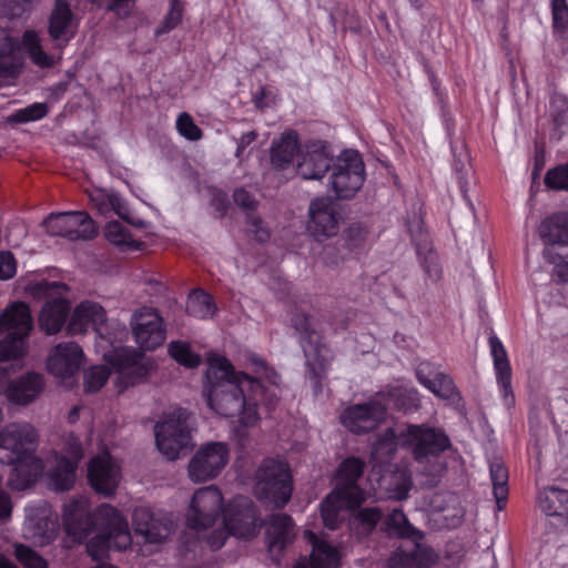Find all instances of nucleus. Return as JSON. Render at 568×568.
Returning <instances> with one entry per match:
<instances>
[{
    "mask_svg": "<svg viewBox=\"0 0 568 568\" xmlns=\"http://www.w3.org/2000/svg\"><path fill=\"white\" fill-rule=\"evenodd\" d=\"M207 365L203 397L214 413L226 418L239 417L240 424L250 427L260 420V406L272 408L273 397L262 382L236 372L227 357L212 353Z\"/></svg>",
    "mask_w": 568,
    "mask_h": 568,
    "instance_id": "nucleus-1",
    "label": "nucleus"
},
{
    "mask_svg": "<svg viewBox=\"0 0 568 568\" xmlns=\"http://www.w3.org/2000/svg\"><path fill=\"white\" fill-rule=\"evenodd\" d=\"M63 523L67 535L75 542L97 531L87 545L88 554L97 561L105 559L110 549L121 551L132 545L126 519L109 504H102L91 514L87 499H73L64 506Z\"/></svg>",
    "mask_w": 568,
    "mask_h": 568,
    "instance_id": "nucleus-2",
    "label": "nucleus"
},
{
    "mask_svg": "<svg viewBox=\"0 0 568 568\" xmlns=\"http://www.w3.org/2000/svg\"><path fill=\"white\" fill-rule=\"evenodd\" d=\"M144 294L150 296V304L144 305V352L155 351L164 345L168 337V324L160 307L171 308L176 303L161 275L144 271Z\"/></svg>",
    "mask_w": 568,
    "mask_h": 568,
    "instance_id": "nucleus-3",
    "label": "nucleus"
},
{
    "mask_svg": "<svg viewBox=\"0 0 568 568\" xmlns=\"http://www.w3.org/2000/svg\"><path fill=\"white\" fill-rule=\"evenodd\" d=\"M191 414L186 408H175L155 425V445L169 459L175 460L194 447Z\"/></svg>",
    "mask_w": 568,
    "mask_h": 568,
    "instance_id": "nucleus-4",
    "label": "nucleus"
},
{
    "mask_svg": "<svg viewBox=\"0 0 568 568\" xmlns=\"http://www.w3.org/2000/svg\"><path fill=\"white\" fill-rule=\"evenodd\" d=\"M291 321L293 327L300 333L308 378L313 383L314 394L316 395L322 390V378L329 365V351L323 343L321 334L312 327L308 314L297 311L293 314Z\"/></svg>",
    "mask_w": 568,
    "mask_h": 568,
    "instance_id": "nucleus-5",
    "label": "nucleus"
},
{
    "mask_svg": "<svg viewBox=\"0 0 568 568\" xmlns=\"http://www.w3.org/2000/svg\"><path fill=\"white\" fill-rule=\"evenodd\" d=\"M31 329L32 317L26 303H14L0 315V363L23 355L24 338Z\"/></svg>",
    "mask_w": 568,
    "mask_h": 568,
    "instance_id": "nucleus-6",
    "label": "nucleus"
},
{
    "mask_svg": "<svg viewBox=\"0 0 568 568\" xmlns=\"http://www.w3.org/2000/svg\"><path fill=\"white\" fill-rule=\"evenodd\" d=\"M256 490L261 500L282 509L291 500L293 477L286 462L265 458L256 470Z\"/></svg>",
    "mask_w": 568,
    "mask_h": 568,
    "instance_id": "nucleus-7",
    "label": "nucleus"
},
{
    "mask_svg": "<svg viewBox=\"0 0 568 568\" xmlns=\"http://www.w3.org/2000/svg\"><path fill=\"white\" fill-rule=\"evenodd\" d=\"M38 433L28 423H14L6 426L0 433V448L10 452L9 465H14L12 473H20L24 466L42 468L41 460L34 456Z\"/></svg>",
    "mask_w": 568,
    "mask_h": 568,
    "instance_id": "nucleus-8",
    "label": "nucleus"
},
{
    "mask_svg": "<svg viewBox=\"0 0 568 568\" xmlns=\"http://www.w3.org/2000/svg\"><path fill=\"white\" fill-rule=\"evenodd\" d=\"M329 185L338 199L348 200L362 189L366 172L362 154L354 149L342 151L331 168Z\"/></svg>",
    "mask_w": 568,
    "mask_h": 568,
    "instance_id": "nucleus-9",
    "label": "nucleus"
},
{
    "mask_svg": "<svg viewBox=\"0 0 568 568\" xmlns=\"http://www.w3.org/2000/svg\"><path fill=\"white\" fill-rule=\"evenodd\" d=\"M402 447L412 452L417 463L437 458L452 448V440L440 427L428 424H408L402 430Z\"/></svg>",
    "mask_w": 568,
    "mask_h": 568,
    "instance_id": "nucleus-10",
    "label": "nucleus"
},
{
    "mask_svg": "<svg viewBox=\"0 0 568 568\" xmlns=\"http://www.w3.org/2000/svg\"><path fill=\"white\" fill-rule=\"evenodd\" d=\"M67 290L64 283L48 281H41L30 287L33 297L49 298L39 315L40 327L49 335L62 328L70 313V303L62 296Z\"/></svg>",
    "mask_w": 568,
    "mask_h": 568,
    "instance_id": "nucleus-11",
    "label": "nucleus"
},
{
    "mask_svg": "<svg viewBox=\"0 0 568 568\" xmlns=\"http://www.w3.org/2000/svg\"><path fill=\"white\" fill-rule=\"evenodd\" d=\"M222 520L233 537L243 540L255 538L264 524L256 504L241 495L224 506Z\"/></svg>",
    "mask_w": 568,
    "mask_h": 568,
    "instance_id": "nucleus-12",
    "label": "nucleus"
},
{
    "mask_svg": "<svg viewBox=\"0 0 568 568\" xmlns=\"http://www.w3.org/2000/svg\"><path fill=\"white\" fill-rule=\"evenodd\" d=\"M388 406L382 393L364 403L352 404L339 415L341 424L352 434L365 435L374 432L387 418Z\"/></svg>",
    "mask_w": 568,
    "mask_h": 568,
    "instance_id": "nucleus-13",
    "label": "nucleus"
},
{
    "mask_svg": "<svg viewBox=\"0 0 568 568\" xmlns=\"http://www.w3.org/2000/svg\"><path fill=\"white\" fill-rule=\"evenodd\" d=\"M223 508V495L216 486L199 488L192 496L186 525L192 530H206L222 516Z\"/></svg>",
    "mask_w": 568,
    "mask_h": 568,
    "instance_id": "nucleus-14",
    "label": "nucleus"
},
{
    "mask_svg": "<svg viewBox=\"0 0 568 568\" xmlns=\"http://www.w3.org/2000/svg\"><path fill=\"white\" fill-rule=\"evenodd\" d=\"M365 467V460L355 456L344 458L338 465L333 495L346 508H357L365 501V491L358 486V480L362 478Z\"/></svg>",
    "mask_w": 568,
    "mask_h": 568,
    "instance_id": "nucleus-15",
    "label": "nucleus"
},
{
    "mask_svg": "<svg viewBox=\"0 0 568 568\" xmlns=\"http://www.w3.org/2000/svg\"><path fill=\"white\" fill-rule=\"evenodd\" d=\"M42 225L48 234L70 241H88L98 234L94 221L84 211L51 213Z\"/></svg>",
    "mask_w": 568,
    "mask_h": 568,
    "instance_id": "nucleus-16",
    "label": "nucleus"
},
{
    "mask_svg": "<svg viewBox=\"0 0 568 568\" xmlns=\"http://www.w3.org/2000/svg\"><path fill=\"white\" fill-rule=\"evenodd\" d=\"M229 462V448L225 443L212 442L202 446L189 464V477L195 483L215 478Z\"/></svg>",
    "mask_w": 568,
    "mask_h": 568,
    "instance_id": "nucleus-17",
    "label": "nucleus"
},
{
    "mask_svg": "<svg viewBox=\"0 0 568 568\" xmlns=\"http://www.w3.org/2000/svg\"><path fill=\"white\" fill-rule=\"evenodd\" d=\"M334 160L327 141H307L301 150L297 173L303 180H322L331 170Z\"/></svg>",
    "mask_w": 568,
    "mask_h": 568,
    "instance_id": "nucleus-18",
    "label": "nucleus"
},
{
    "mask_svg": "<svg viewBox=\"0 0 568 568\" xmlns=\"http://www.w3.org/2000/svg\"><path fill=\"white\" fill-rule=\"evenodd\" d=\"M106 362L118 374V384L129 387L142 377V345L138 348L121 346L104 355Z\"/></svg>",
    "mask_w": 568,
    "mask_h": 568,
    "instance_id": "nucleus-19",
    "label": "nucleus"
},
{
    "mask_svg": "<svg viewBox=\"0 0 568 568\" xmlns=\"http://www.w3.org/2000/svg\"><path fill=\"white\" fill-rule=\"evenodd\" d=\"M83 359L81 347L74 342L60 343L48 357L49 372L64 383L78 373Z\"/></svg>",
    "mask_w": 568,
    "mask_h": 568,
    "instance_id": "nucleus-20",
    "label": "nucleus"
},
{
    "mask_svg": "<svg viewBox=\"0 0 568 568\" xmlns=\"http://www.w3.org/2000/svg\"><path fill=\"white\" fill-rule=\"evenodd\" d=\"M88 478L95 491L110 497L120 483V467L110 454L98 455L89 463Z\"/></svg>",
    "mask_w": 568,
    "mask_h": 568,
    "instance_id": "nucleus-21",
    "label": "nucleus"
},
{
    "mask_svg": "<svg viewBox=\"0 0 568 568\" xmlns=\"http://www.w3.org/2000/svg\"><path fill=\"white\" fill-rule=\"evenodd\" d=\"M409 548L397 547L387 559V568H433L438 556L433 547L423 540H412Z\"/></svg>",
    "mask_w": 568,
    "mask_h": 568,
    "instance_id": "nucleus-22",
    "label": "nucleus"
},
{
    "mask_svg": "<svg viewBox=\"0 0 568 568\" xmlns=\"http://www.w3.org/2000/svg\"><path fill=\"white\" fill-rule=\"evenodd\" d=\"M489 346L499 392L504 398L505 405L511 407L515 404V395L511 385L513 371L506 348L496 335L489 337Z\"/></svg>",
    "mask_w": 568,
    "mask_h": 568,
    "instance_id": "nucleus-23",
    "label": "nucleus"
},
{
    "mask_svg": "<svg viewBox=\"0 0 568 568\" xmlns=\"http://www.w3.org/2000/svg\"><path fill=\"white\" fill-rule=\"evenodd\" d=\"M105 323V310L95 302L83 301L74 308L68 331L71 334H82L92 327L99 335H103Z\"/></svg>",
    "mask_w": 568,
    "mask_h": 568,
    "instance_id": "nucleus-24",
    "label": "nucleus"
},
{
    "mask_svg": "<svg viewBox=\"0 0 568 568\" xmlns=\"http://www.w3.org/2000/svg\"><path fill=\"white\" fill-rule=\"evenodd\" d=\"M308 230L315 236H332L338 230L335 205L329 197L314 199L310 204Z\"/></svg>",
    "mask_w": 568,
    "mask_h": 568,
    "instance_id": "nucleus-25",
    "label": "nucleus"
},
{
    "mask_svg": "<svg viewBox=\"0 0 568 568\" xmlns=\"http://www.w3.org/2000/svg\"><path fill=\"white\" fill-rule=\"evenodd\" d=\"M49 36L59 49H62L74 37L77 23L70 4L65 0H57L49 17Z\"/></svg>",
    "mask_w": 568,
    "mask_h": 568,
    "instance_id": "nucleus-26",
    "label": "nucleus"
},
{
    "mask_svg": "<svg viewBox=\"0 0 568 568\" xmlns=\"http://www.w3.org/2000/svg\"><path fill=\"white\" fill-rule=\"evenodd\" d=\"M294 538L295 524L290 515L278 513L270 516L266 528V539L271 554L281 556Z\"/></svg>",
    "mask_w": 568,
    "mask_h": 568,
    "instance_id": "nucleus-27",
    "label": "nucleus"
},
{
    "mask_svg": "<svg viewBox=\"0 0 568 568\" xmlns=\"http://www.w3.org/2000/svg\"><path fill=\"white\" fill-rule=\"evenodd\" d=\"M43 389V375L29 372L12 379L6 389V395L10 402L26 406L34 402L41 395Z\"/></svg>",
    "mask_w": 568,
    "mask_h": 568,
    "instance_id": "nucleus-28",
    "label": "nucleus"
},
{
    "mask_svg": "<svg viewBox=\"0 0 568 568\" xmlns=\"http://www.w3.org/2000/svg\"><path fill=\"white\" fill-rule=\"evenodd\" d=\"M90 201L92 206L101 215L108 216L113 212L129 224L142 226V221L140 219H133L126 203L115 192L102 189L94 190L90 193Z\"/></svg>",
    "mask_w": 568,
    "mask_h": 568,
    "instance_id": "nucleus-29",
    "label": "nucleus"
},
{
    "mask_svg": "<svg viewBox=\"0 0 568 568\" xmlns=\"http://www.w3.org/2000/svg\"><path fill=\"white\" fill-rule=\"evenodd\" d=\"M24 65V54L18 40L4 37L0 41V79L17 78Z\"/></svg>",
    "mask_w": 568,
    "mask_h": 568,
    "instance_id": "nucleus-30",
    "label": "nucleus"
},
{
    "mask_svg": "<svg viewBox=\"0 0 568 568\" xmlns=\"http://www.w3.org/2000/svg\"><path fill=\"white\" fill-rule=\"evenodd\" d=\"M304 536L312 546L310 565L313 568H338L339 552L334 546L312 530H306Z\"/></svg>",
    "mask_w": 568,
    "mask_h": 568,
    "instance_id": "nucleus-31",
    "label": "nucleus"
},
{
    "mask_svg": "<svg viewBox=\"0 0 568 568\" xmlns=\"http://www.w3.org/2000/svg\"><path fill=\"white\" fill-rule=\"evenodd\" d=\"M302 148L296 132L283 133L280 140L273 142L271 146L272 166L278 170L287 169L296 154L301 153Z\"/></svg>",
    "mask_w": 568,
    "mask_h": 568,
    "instance_id": "nucleus-32",
    "label": "nucleus"
},
{
    "mask_svg": "<svg viewBox=\"0 0 568 568\" xmlns=\"http://www.w3.org/2000/svg\"><path fill=\"white\" fill-rule=\"evenodd\" d=\"M538 503L541 511L549 517H557L568 524V490L548 487L539 493Z\"/></svg>",
    "mask_w": 568,
    "mask_h": 568,
    "instance_id": "nucleus-33",
    "label": "nucleus"
},
{
    "mask_svg": "<svg viewBox=\"0 0 568 568\" xmlns=\"http://www.w3.org/2000/svg\"><path fill=\"white\" fill-rule=\"evenodd\" d=\"M383 529L390 536L399 539L424 540V532L410 524L408 517L400 508L393 509L383 521Z\"/></svg>",
    "mask_w": 568,
    "mask_h": 568,
    "instance_id": "nucleus-34",
    "label": "nucleus"
},
{
    "mask_svg": "<svg viewBox=\"0 0 568 568\" xmlns=\"http://www.w3.org/2000/svg\"><path fill=\"white\" fill-rule=\"evenodd\" d=\"M545 243L568 245V213L558 212L547 216L540 225Z\"/></svg>",
    "mask_w": 568,
    "mask_h": 568,
    "instance_id": "nucleus-35",
    "label": "nucleus"
},
{
    "mask_svg": "<svg viewBox=\"0 0 568 568\" xmlns=\"http://www.w3.org/2000/svg\"><path fill=\"white\" fill-rule=\"evenodd\" d=\"M174 521L168 516L155 517L150 507L144 506V544H160L174 531Z\"/></svg>",
    "mask_w": 568,
    "mask_h": 568,
    "instance_id": "nucleus-36",
    "label": "nucleus"
},
{
    "mask_svg": "<svg viewBox=\"0 0 568 568\" xmlns=\"http://www.w3.org/2000/svg\"><path fill=\"white\" fill-rule=\"evenodd\" d=\"M185 311L192 317L206 320L212 318L216 314L217 306L210 293L202 288H196L189 294Z\"/></svg>",
    "mask_w": 568,
    "mask_h": 568,
    "instance_id": "nucleus-37",
    "label": "nucleus"
},
{
    "mask_svg": "<svg viewBox=\"0 0 568 568\" xmlns=\"http://www.w3.org/2000/svg\"><path fill=\"white\" fill-rule=\"evenodd\" d=\"M402 447V432L397 435L393 427H387L377 435L372 446V457L379 460H390Z\"/></svg>",
    "mask_w": 568,
    "mask_h": 568,
    "instance_id": "nucleus-38",
    "label": "nucleus"
},
{
    "mask_svg": "<svg viewBox=\"0 0 568 568\" xmlns=\"http://www.w3.org/2000/svg\"><path fill=\"white\" fill-rule=\"evenodd\" d=\"M490 479L493 484V495L496 499L497 510H503L506 507L508 499V469L500 463L495 462L489 467Z\"/></svg>",
    "mask_w": 568,
    "mask_h": 568,
    "instance_id": "nucleus-39",
    "label": "nucleus"
},
{
    "mask_svg": "<svg viewBox=\"0 0 568 568\" xmlns=\"http://www.w3.org/2000/svg\"><path fill=\"white\" fill-rule=\"evenodd\" d=\"M75 469L77 466L69 463L68 458H59L49 473L50 486L57 491L71 489L75 480Z\"/></svg>",
    "mask_w": 568,
    "mask_h": 568,
    "instance_id": "nucleus-40",
    "label": "nucleus"
},
{
    "mask_svg": "<svg viewBox=\"0 0 568 568\" xmlns=\"http://www.w3.org/2000/svg\"><path fill=\"white\" fill-rule=\"evenodd\" d=\"M550 118L554 124L551 138L560 140L562 138V128L568 124V97L562 93H555L549 101Z\"/></svg>",
    "mask_w": 568,
    "mask_h": 568,
    "instance_id": "nucleus-41",
    "label": "nucleus"
},
{
    "mask_svg": "<svg viewBox=\"0 0 568 568\" xmlns=\"http://www.w3.org/2000/svg\"><path fill=\"white\" fill-rule=\"evenodd\" d=\"M427 389L450 405L458 406L463 402V396L453 377L446 373L436 375L434 386L430 385Z\"/></svg>",
    "mask_w": 568,
    "mask_h": 568,
    "instance_id": "nucleus-42",
    "label": "nucleus"
},
{
    "mask_svg": "<svg viewBox=\"0 0 568 568\" xmlns=\"http://www.w3.org/2000/svg\"><path fill=\"white\" fill-rule=\"evenodd\" d=\"M168 354L179 365L189 369L196 368L201 364V356L192 351L191 344L186 341H171L168 344Z\"/></svg>",
    "mask_w": 568,
    "mask_h": 568,
    "instance_id": "nucleus-43",
    "label": "nucleus"
},
{
    "mask_svg": "<svg viewBox=\"0 0 568 568\" xmlns=\"http://www.w3.org/2000/svg\"><path fill=\"white\" fill-rule=\"evenodd\" d=\"M329 20L334 28V31L339 28L341 32H352L359 34L362 32V24L356 11L349 10L347 7L338 8L335 12L329 13Z\"/></svg>",
    "mask_w": 568,
    "mask_h": 568,
    "instance_id": "nucleus-44",
    "label": "nucleus"
},
{
    "mask_svg": "<svg viewBox=\"0 0 568 568\" xmlns=\"http://www.w3.org/2000/svg\"><path fill=\"white\" fill-rule=\"evenodd\" d=\"M23 44L27 48L31 61L40 68H50L54 63V58L43 51L37 32L28 30L23 33Z\"/></svg>",
    "mask_w": 568,
    "mask_h": 568,
    "instance_id": "nucleus-45",
    "label": "nucleus"
},
{
    "mask_svg": "<svg viewBox=\"0 0 568 568\" xmlns=\"http://www.w3.org/2000/svg\"><path fill=\"white\" fill-rule=\"evenodd\" d=\"M395 399V405L404 413L417 410L420 407V396L416 388L397 387L388 393Z\"/></svg>",
    "mask_w": 568,
    "mask_h": 568,
    "instance_id": "nucleus-46",
    "label": "nucleus"
},
{
    "mask_svg": "<svg viewBox=\"0 0 568 568\" xmlns=\"http://www.w3.org/2000/svg\"><path fill=\"white\" fill-rule=\"evenodd\" d=\"M184 12L183 0H170V7L163 20L155 30L156 36H162L174 30L182 21Z\"/></svg>",
    "mask_w": 568,
    "mask_h": 568,
    "instance_id": "nucleus-47",
    "label": "nucleus"
},
{
    "mask_svg": "<svg viewBox=\"0 0 568 568\" xmlns=\"http://www.w3.org/2000/svg\"><path fill=\"white\" fill-rule=\"evenodd\" d=\"M551 11V27L555 34H568V1L549 0Z\"/></svg>",
    "mask_w": 568,
    "mask_h": 568,
    "instance_id": "nucleus-48",
    "label": "nucleus"
},
{
    "mask_svg": "<svg viewBox=\"0 0 568 568\" xmlns=\"http://www.w3.org/2000/svg\"><path fill=\"white\" fill-rule=\"evenodd\" d=\"M105 237L113 244L128 245L138 248L140 243L134 241L128 230L118 221H110L105 225Z\"/></svg>",
    "mask_w": 568,
    "mask_h": 568,
    "instance_id": "nucleus-49",
    "label": "nucleus"
},
{
    "mask_svg": "<svg viewBox=\"0 0 568 568\" xmlns=\"http://www.w3.org/2000/svg\"><path fill=\"white\" fill-rule=\"evenodd\" d=\"M110 376V369L104 365L92 366L84 372V389L87 393L100 390Z\"/></svg>",
    "mask_w": 568,
    "mask_h": 568,
    "instance_id": "nucleus-50",
    "label": "nucleus"
},
{
    "mask_svg": "<svg viewBox=\"0 0 568 568\" xmlns=\"http://www.w3.org/2000/svg\"><path fill=\"white\" fill-rule=\"evenodd\" d=\"M48 113V105L45 103H33L24 109L18 110L8 119V123H27L37 121L45 116Z\"/></svg>",
    "mask_w": 568,
    "mask_h": 568,
    "instance_id": "nucleus-51",
    "label": "nucleus"
},
{
    "mask_svg": "<svg viewBox=\"0 0 568 568\" xmlns=\"http://www.w3.org/2000/svg\"><path fill=\"white\" fill-rule=\"evenodd\" d=\"M333 499H335L341 506H345L333 495V491L322 503L321 516L324 526L329 530H335L339 526L338 506L333 503Z\"/></svg>",
    "mask_w": 568,
    "mask_h": 568,
    "instance_id": "nucleus-52",
    "label": "nucleus"
},
{
    "mask_svg": "<svg viewBox=\"0 0 568 568\" xmlns=\"http://www.w3.org/2000/svg\"><path fill=\"white\" fill-rule=\"evenodd\" d=\"M175 126L179 134L189 141H199L203 136L202 129L187 112L179 114Z\"/></svg>",
    "mask_w": 568,
    "mask_h": 568,
    "instance_id": "nucleus-53",
    "label": "nucleus"
},
{
    "mask_svg": "<svg viewBox=\"0 0 568 568\" xmlns=\"http://www.w3.org/2000/svg\"><path fill=\"white\" fill-rule=\"evenodd\" d=\"M14 556L26 568H48L47 560L26 545L17 544L14 546Z\"/></svg>",
    "mask_w": 568,
    "mask_h": 568,
    "instance_id": "nucleus-54",
    "label": "nucleus"
},
{
    "mask_svg": "<svg viewBox=\"0 0 568 568\" xmlns=\"http://www.w3.org/2000/svg\"><path fill=\"white\" fill-rule=\"evenodd\" d=\"M544 182L549 190L568 191V162L548 170Z\"/></svg>",
    "mask_w": 568,
    "mask_h": 568,
    "instance_id": "nucleus-55",
    "label": "nucleus"
},
{
    "mask_svg": "<svg viewBox=\"0 0 568 568\" xmlns=\"http://www.w3.org/2000/svg\"><path fill=\"white\" fill-rule=\"evenodd\" d=\"M367 230L358 224L351 225L343 233L344 245L349 252H356L365 246Z\"/></svg>",
    "mask_w": 568,
    "mask_h": 568,
    "instance_id": "nucleus-56",
    "label": "nucleus"
},
{
    "mask_svg": "<svg viewBox=\"0 0 568 568\" xmlns=\"http://www.w3.org/2000/svg\"><path fill=\"white\" fill-rule=\"evenodd\" d=\"M378 507H363L355 514V520L367 531L372 532L382 519Z\"/></svg>",
    "mask_w": 568,
    "mask_h": 568,
    "instance_id": "nucleus-57",
    "label": "nucleus"
},
{
    "mask_svg": "<svg viewBox=\"0 0 568 568\" xmlns=\"http://www.w3.org/2000/svg\"><path fill=\"white\" fill-rule=\"evenodd\" d=\"M63 456L61 458H68L69 463H73L78 467V464L83 457V449L78 437L73 434H68L63 440Z\"/></svg>",
    "mask_w": 568,
    "mask_h": 568,
    "instance_id": "nucleus-58",
    "label": "nucleus"
},
{
    "mask_svg": "<svg viewBox=\"0 0 568 568\" xmlns=\"http://www.w3.org/2000/svg\"><path fill=\"white\" fill-rule=\"evenodd\" d=\"M435 364L428 361L420 362L416 369V378L426 389L432 385L434 386V381L436 375L440 374Z\"/></svg>",
    "mask_w": 568,
    "mask_h": 568,
    "instance_id": "nucleus-59",
    "label": "nucleus"
},
{
    "mask_svg": "<svg viewBox=\"0 0 568 568\" xmlns=\"http://www.w3.org/2000/svg\"><path fill=\"white\" fill-rule=\"evenodd\" d=\"M230 536H232L230 529H227L222 524L221 527L213 529L206 536L205 541L211 550H219L225 545V542Z\"/></svg>",
    "mask_w": 568,
    "mask_h": 568,
    "instance_id": "nucleus-60",
    "label": "nucleus"
},
{
    "mask_svg": "<svg viewBox=\"0 0 568 568\" xmlns=\"http://www.w3.org/2000/svg\"><path fill=\"white\" fill-rule=\"evenodd\" d=\"M17 262L10 251L0 252V280H9L16 275Z\"/></svg>",
    "mask_w": 568,
    "mask_h": 568,
    "instance_id": "nucleus-61",
    "label": "nucleus"
},
{
    "mask_svg": "<svg viewBox=\"0 0 568 568\" xmlns=\"http://www.w3.org/2000/svg\"><path fill=\"white\" fill-rule=\"evenodd\" d=\"M246 224L248 226V231L254 233V236L256 241L258 242H265L268 240L270 234L263 227V222L260 217L254 216L252 214H247L246 216Z\"/></svg>",
    "mask_w": 568,
    "mask_h": 568,
    "instance_id": "nucleus-62",
    "label": "nucleus"
},
{
    "mask_svg": "<svg viewBox=\"0 0 568 568\" xmlns=\"http://www.w3.org/2000/svg\"><path fill=\"white\" fill-rule=\"evenodd\" d=\"M251 364L255 367V373H262L272 384H276L278 378L273 368H270L266 362L260 356L253 354L250 356Z\"/></svg>",
    "mask_w": 568,
    "mask_h": 568,
    "instance_id": "nucleus-63",
    "label": "nucleus"
},
{
    "mask_svg": "<svg viewBox=\"0 0 568 568\" xmlns=\"http://www.w3.org/2000/svg\"><path fill=\"white\" fill-rule=\"evenodd\" d=\"M233 200L236 205L246 210L255 207V201L252 194L243 187L236 189L233 193Z\"/></svg>",
    "mask_w": 568,
    "mask_h": 568,
    "instance_id": "nucleus-64",
    "label": "nucleus"
}]
</instances>
